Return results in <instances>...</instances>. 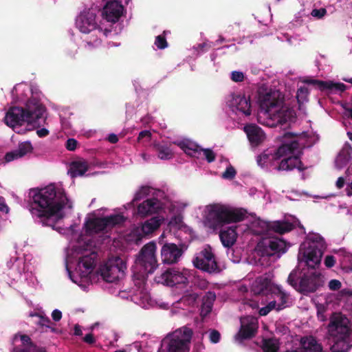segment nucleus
Here are the masks:
<instances>
[{
  "label": "nucleus",
  "mask_w": 352,
  "mask_h": 352,
  "mask_svg": "<svg viewBox=\"0 0 352 352\" xmlns=\"http://www.w3.org/2000/svg\"><path fill=\"white\" fill-rule=\"evenodd\" d=\"M125 219L120 214H111L103 218L88 219L84 225L87 234L91 235L104 231L108 227H113L123 223Z\"/></svg>",
  "instance_id": "11"
},
{
  "label": "nucleus",
  "mask_w": 352,
  "mask_h": 352,
  "mask_svg": "<svg viewBox=\"0 0 352 352\" xmlns=\"http://www.w3.org/2000/svg\"><path fill=\"white\" fill-rule=\"evenodd\" d=\"M208 208L206 223L212 230H217L226 223L240 222L245 217L246 212L242 209H230L218 204L210 205Z\"/></svg>",
  "instance_id": "5"
},
{
  "label": "nucleus",
  "mask_w": 352,
  "mask_h": 352,
  "mask_svg": "<svg viewBox=\"0 0 352 352\" xmlns=\"http://www.w3.org/2000/svg\"><path fill=\"white\" fill-rule=\"evenodd\" d=\"M33 150L32 144L30 142H23L19 144L16 149L8 152L5 155V160L7 162H10L16 159L21 158Z\"/></svg>",
  "instance_id": "24"
},
{
  "label": "nucleus",
  "mask_w": 352,
  "mask_h": 352,
  "mask_svg": "<svg viewBox=\"0 0 352 352\" xmlns=\"http://www.w3.org/2000/svg\"><path fill=\"white\" fill-rule=\"evenodd\" d=\"M231 105L245 116L251 115L252 111L250 96H245L241 94L235 95L232 98Z\"/></svg>",
  "instance_id": "23"
},
{
  "label": "nucleus",
  "mask_w": 352,
  "mask_h": 352,
  "mask_svg": "<svg viewBox=\"0 0 352 352\" xmlns=\"http://www.w3.org/2000/svg\"><path fill=\"white\" fill-rule=\"evenodd\" d=\"M159 243L162 245L160 256L164 264L171 265L179 261L184 253L182 247L173 243H163L160 241Z\"/></svg>",
  "instance_id": "17"
},
{
  "label": "nucleus",
  "mask_w": 352,
  "mask_h": 352,
  "mask_svg": "<svg viewBox=\"0 0 352 352\" xmlns=\"http://www.w3.org/2000/svg\"><path fill=\"white\" fill-rule=\"evenodd\" d=\"M236 174V170L232 166L226 168L225 172L223 173V178L228 179H232Z\"/></svg>",
  "instance_id": "45"
},
{
  "label": "nucleus",
  "mask_w": 352,
  "mask_h": 352,
  "mask_svg": "<svg viewBox=\"0 0 352 352\" xmlns=\"http://www.w3.org/2000/svg\"><path fill=\"white\" fill-rule=\"evenodd\" d=\"M342 287V283L340 280L332 279L329 283V288L331 291H338Z\"/></svg>",
  "instance_id": "49"
},
{
  "label": "nucleus",
  "mask_w": 352,
  "mask_h": 352,
  "mask_svg": "<svg viewBox=\"0 0 352 352\" xmlns=\"http://www.w3.org/2000/svg\"><path fill=\"white\" fill-rule=\"evenodd\" d=\"M0 211L8 213L9 211L8 206L5 203V199L0 197Z\"/></svg>",
  "instance_id": "57"
},
{
  "label": "nucleus",
  "mask_w": 352,
  "mask_h": 352,
  "mask_svg": "<svg viewBox=\"0 0 352 352\" xmlns=\"http://www.w3.org/2000/svg\"><path fill=\"white\" fill-rule=\"evenodd\" d=\"M199 298V294L195 292H190L183 296L182 301L190 306H193Z\"/></svg>",
  "instance_id": "41"
},
{
  "label": "nucleus",
  "mask_w": 352,
  "mask_h": 352,
  "mask_svg": "<svg viewBox=\"0 0 352 352\" xmlns=\"http://www.w3.org/2000/svg\"><path fill=\"white\" fill-rule=\"evenodd\" d=\"M18 337L20 338L22 345L24 348H27L30 351L46 352L45 349L43 347H38L35 344L32 342L29 336L25 334L16 333L14 335V340H16Z\"/></svg>",
  "instance_id": "33"
},
{
  "label": "nucleus",
  "mask_w": 352,
  "mask_h": 352,
  "mask_svg": "<svg viewBox=\"0 0 352 352\" xmlns=\"http://www.w3.org/2000/svg\"><path fill=\"white\" fill-rule=\"evenodd\" d=\"M209 338L212 343L216 344L220 341L221 334L217 330L212 329L210 332Z\"/></svg>",
  "instance_id": "46"
},
{
  "label": "nucleus",
  "mask_w": 352,
  "mask_h": 352,
  "mask_svg": "<svg viewBox=\"0 0 352 352\" xmlns=\"http://www.w3.org/2000/svg\"><path fill=\"white\" fill-rule=\"evenodd\" d=\"M160 225V219L157 217L151 218L142 224L141 229H136L132 232L131 236L133 240L135 243H139L142 241L143 237L158 229Z\"/></svg>",
  "instance_id": "21"
},
{
  "label": "nucleus",
  "mask_w": 352,
  "mask_h": 352,
  "mask_svg": "<svg viewBox=\"0 0 352 352\" xmlns=\"http://www.w3.org/2000/svg\"><path fill=\"white\" fill-rule=\"evenodd\" d=\"M271 226L272 221H266L258 220L255 223V227L258 228L256 230L255 234L258 235H271Z\"/></svg>",
  "instance_id": "40"
},
{
  "label": "nucleus",
  "mask_w": 352,
  "mask_h": 352,
  "mask_svg": "<svg viewBox=\"0 0 352 352\" xmlns=\"http://www.w3.org/2000/svg\"><path fill=\"white\" fill-rule=\"evenodd\" d=\"M270 159V155L266 153H263L257 157V163L261 166H264L267 163V160Z\"/></svg>",
  "instance_id": "52"
},
{
  "label": "nucleus",
  "mask_w": 352,
  "mask_h": 352,
  "mask_svg": "<svg viewBox=\"0 0 352 352\" xmlns=\"http://www.w3.org/2000/svg\"><path fill=\"white\" fill-rule=\"evenodd\" d=\"M74 334L75 336H80L82 335V331L81 330V328H80V325H78V324H76L74 326Z\"/></svg>",
  "instance_id": "63"
},
{
  "label": "nucleus",
  "mask_w": 352,
  "mask_h": 352,
  "mask_svg": "<svg viewBox=\"0 0 352 352\" xmlns=\"http://www.w3.org/2000/svg\"><path fill=\"white\" fill-rule=\"evenodd\" d=\"M96 253L93 252L90 254L82 256L79 258L78 267L85 268V271L83 273L88 274L93 270L96 265Z\"/></svg>",
  "instance_id": "31"
},
{
  "label": "nucleus",
  "mask_w": 352,
  "mask_h": 352,
  "mask_svg": "<svg viewBox=\"0 0 352 352\" xmlns=\"http://www.w3.org/2000/svg\"><path fill=\"white\" fill-rule=\"evenodd\" d=\"M188 271L183 270L179 271L175 268H168L160 275L155 276L157 283L173 286L177 284H187L188 283Z\"/></svg>",
  "instance_id": "15"
},
{
  "label": "nucleus",
  "mask_w": 352,
  "mask_h": 352,
  "mask_svg": "<svg viewBox=\"0 0 352 352\" xmlns=\"http://www.w3.org/2000/svg\"><path fill=\"white\" fill-rule=\"evenodd\" d=\"M89 169V164L86 160H76L70 164L69 173L72 177L82 176Z\"/></svg>",
  "instance_id": "29"
},
{
  "label": "nucleus",
  "mask_w": 352,
  "mask_h": 352,
  "mask_svg": "<svg viewBox=\"0 0 352 352\" xmlns=\"http://www.w3.org/2000/svg\"><path fill=\"white\" fill-rule=\"evenodd\" d=\"M52 317L55 322H58L62 318V312L58 309H54L52 313Z\"/></svg>",
  "instance_id": "56"
},
{
  "label": "nucleus",
  "mask_w": 352,
  "mask_h": 352,
  "mask_svg": "<svg viewBox=\"0 0 352 352\" xmlns=\"http://www.w3.org/2000/svg\"><path fill=\"white\" fill-rule=\"evenodd\" d=\"M346 320V318L336 317L329 324V330L333 336L330 347L331 352H348L352 347V331Z\"/></svg>",
  "instance_id": "7"
},
{
  "label": "nucleus",
  "mask_w": 352,
  "mask_h": 352,
  "mask_svg": "<svg viewBox=\"0 0 352 352\" xmlns=\"http://www.w3.org/2000/svg\"><path fill=\"white\" fill-rule=\"evenodd\" d=\"M307 85H311L317 87L320 91H327L329 93L333 91L343 92L346 89V85L342 82H333V81H323L316 79L306 78L302 81Z\"/></svg>",
  "instance_id": "22"
},
{
  "label": "nucleus",
  "mask_w": 352,
  "mask_h": 352,
  "mask_svg": "<svg viewBox=\"0 0 352 352\" xmlns=\"http://www.w3.org/2000/svg\"><path fill=\"white\" fill-rule=\"evenodd\" d=\"M263 352H279L280 342L276 338H264L262 340Z\"/></svg>",
  "instance_id": "36"
},
{
  "label": "nucleus",
  "mask_w": 352,
  "mask_h": 352,
  "mask_svg": "<svg viewBox=\"0 0 352 352\" xmlns=\"http://www.w3.org/2000/svg\"><path fill=\"white\" fill-rule=\"evenodd\" d=\"M49 131L45 128H42L36 131V134L39 138H44L49 135Z\"/></svg>",
  "instance_id": "58"
},
{
  "label": "nucleus",
  "mask_w": 352,
  "mask_h": 352,
  "mask_svg": "<svg viewBox=\"0 0 352 352\" xmlns=\"http://www.w3.org/2000/svg\"><path fill=\"white\" fill-rule=\"evenodd\" d=\"M156 243L151 241L145 244L135 257V266L133 278L140 281L146 279L149 274L154 272L157 267V260L155 255Z\"/></svg>",
  "instance_id": "6"
},
{
  "label": "nucleus",
  "mask_w": 352,
  "mask_h": 352,
  "mask_svg": "<svg viewBox=\"0 0 352 352\" xmlns=\"http://www.w3.org/2000/svg\"><path fill=\"white\" fill-rule=\"evenodd\" d=\"M219 238L224 247H232L235 243L237 238L236 227H229L225 230H221Z\"/></svg>",
  "instance_id": "27"
},
{
  "label": "nucleus",
  "mask_w": 352,
  "mask_h": 352,
  "mask_svg": "<svg viewBox=\"0 0 352 352\" xmlns=\"http://www.w3.org/2000/svg\"><path fill=\"white\" fill-rule=\"evenodd\" d=\"M78 145V141L74 138H69L66 143L65 147L69 151H75Z\"/></svg>",
  "instance_id": "48"
},
{
  "label": "nucleus",
  "mask_w": 352,
  "mask_h": 352,
  "mask_svg": "<svg viewBox=\"0 0 352 352\" xmlns=\"http://www.w3.org/2000/svg\"><path fill=\"white\" fill-rule=\"evenodd\" d=\"M96 14L94 12L88 10H83L76 19V28L84 34H88L98 28L96 20Z\"/></svg>",
  "instance_id": "19"
},
{
  "label": "nucleus",
  "mask_w": 352,
  "mask_h": 352,
  "mask_svg": "<svg viewBox=\"0 0 352 352\" xmlns=\"http://www.w3.org/2000/svg\"><path fill=\"white\" fill-rule=\"evenodd\" d=\"M156 199H148L138 206V213L141 216H146L156 211Z\"/></svg>",
  "instance_id": "32"
},
{
  "label": "nucleus",
  "mask_w": 352,
  "mask_h": 352,
  "mask_svg": "<svg viewBox=\"0 0 352 352\" xmlns=\"http://www.w3.org/2000/svg\"><path fill=\"white\" fill-rule=\"evenodd\" d=\"M318 238L320 239L319 241L313 240L309 242L302 252L307 265L312 270L320 263L323 254V240L320 236H317L316 239Z\"/></svg>",
  "instance_id": "14"
},
{
  "label": "nucleus",
  "mask_w": 352,
  "mask_h": 352,
  "mask_svg": "<svg viewBox=\"0 0 352 352\" xmlns=\"http://www.w3.org/2000/svg\"><path fill=\"white\" fill-rule=\"evenodd\" d=\"M231 79L234 82H242L244 79V75L241 72L234 71L232 72Z\"/></svg>",
  "instance_id": "50"
},
{
  "label": "nucleus",
  "mask_w": 352,
  "mask_h": 352,
  "mask_svg": "<svg viewBox=\"0 0 352 352\" xmlns=\"http://www.w3.org/2000/svg\"><path fill=\"white\" fill-rule=\"evenodd\" d=\"M294 228V224L288 221H272L271 234L274 233L284 234L293 230Z\"/></svg>",
  "instance_id": "30"
},
{
  "label": "nucleus",
  "mask_w": 352,
  "mask_h": 352,
  "mask_svg": "<svg viewBox=\"0 0 352 352\" xmlns=\"http://www.w3.org/2000/svg\"><path fill=\"white\" fill-rule=\"evenodd\" d=\"M309 89L305 87H301L298 89L297 98L299 97H307L309 95Z\"/></svg>",
  "instance_id": "54"
},
{
  "label": "nucleus",
  "mask_w": 352,
  "mask_h": 352,
  "mask_svg": "<svg viewBox=\"0 0 352 352\" xmlns=\"http://www.w3.org/2000/svg\"><path fill=\"white\" fill-rule=\"evenodd\" d=\"M45 106L36 98H30L25 103V107H12L6 113L4 122L6 125L14 128L21 126L25 122L40 126L45 122L43 115Z\"/></svg>",
  "instance_id": "4"
},
{
  "label": "nucleus",
  "mask_w": 352,
  "mask_h": 352,
  "mask_svg": "<svg viewBox=\"0 0 352 352\" xmlns=\"http://www.w3.org/2000/svg\"><path fill=\"white\" fill-rule=\"evenodd\" d=\"M151 138V133L148 130L142 131L138 137V142H141L144 139L149 142Z\"/></svg>",
  "instance_id": "47"
},
{
  "label": "nucleus",
  "mask_w": 352,
  "mask_h": 352,
  "mask_svg": "<svg viewBox=\"0 0 352 352\" xmlns=\"http://www.w3.org/2000/svg\"><path fill=\"white\" fill-rule=\"evenodd\" d=\"M31 316H35L39 318V320L37 322V324H39L40 326L46 327L48 328L50 327V325L52 323V322L48 317L42 316L39 314H31Z\"/></svg>",
  "instance_id": "44"
},
{
  "label": "nucleus",
  "mask_w": 352,
  "mask_h": 352,
  "mask_svg": "<svg viewBox=\"0 0 352 352\" xmlns=\"http://www.w3.org/2000/svg\"><path fill=\"white\" fill-rule=\"evenodd\" d=\"M166 31H164L163 34H160L156 36L155 41V45L158 49L164 50L168 47V43L165 37Z\"/></svg>",
  "instance_id": "43"
},
{
  "label": "nucleus",
  "mask_w": 352,
  "mask_h": 352,
  "mask_svg": "<svg viewBox=\"0 0 352 352\" xmlns=\"http://www.w3.org/2000/svg\"><path fill=\"white\" fill-rule=\"evenodd\" d=\"M274 300H277V311H280L288 307L289 295L277 287L276 292H274Z\"/></svg>",
  "instance_id": "34"
},
{
  "label": "nucleus",
  "mask_w": 352,
  "mask_h": 352,
  "mask_svg": "<svg viewBox=\"0 0 352 352\" xmlns=\"http://www.w3.org/2000/svg\"><path fill=\"white\" fill-rule=\"evenodd\" d=\"M324 263L327 267H332L336 263V258L333 255H327L324 258Z\"/></svg>",
  "instance_id": "53"
},
{
  "label": "nucleus",
  "mask_w": 352,
  "mask_h": 352,
  "mask_svg": "<svg viewBox=\"0 0 352 352\" xmlns=\"http://www.w3.org/2000/svg\"><path fill=\"white\" fill-rule=\"evenodd\" d=\"M12 352H38V351H30L27 348H21L15 346L12 349Z\"/></svg>",
  "instance_id": "64"
},
{
  "label": "nucleus",
  "mask_w": 352,
  "mask_h": 352,
  "mask_svg": "<svg viewBox=\"0 0 352 352\" xmlns=\"http://www.w3.org/2000/svg\"><path fill=\"white\" fill-rule=\"evenodd\" d=\"M83 341L89 344H93L96 342V339L92 333H88L83 338Z\"/></svg>",
  "instance_id": "55"
},
{
  "label": "nucleus",
  "mask_w": 352,
  "mask_h": 352,
  "mask_svg": "<svg viewBox=\"0 0 352 352\" xmlns=\"http://www.w3.org/2000/svg\"><path fill=\"white\" fill-rule=\"evenodd\" d=\"M194 266L209 274L219 273L221 270L210 247L204 248L193 258Z\"/></svg>",
  "instance_id": "13"
},
{
  "label": "nucleus",
  "mask_w": 352,
  "mask_h": 352,
  "mask_svg": "<svg viewBox=\"0 0 352 352\" xmlns=\"http://www.w3.org/2000/svg\"><path fill=\"white\" fill-rule=\"evenodd\" d=\"M124 6L118 0H110L103 7L102 14L108 22H117L123 14Z\"/></svg>",
  "instance_id": "20"
},
{
  "label": "nucleus",
  "mask_w": 352,
  "mask_h": 352,
  "mask_svg": "<svg viewBox=\"0 0 352 352\" xmlns=\"http://www.w3.org/2000/svg\"><path fill=\"white\" fill-rule=\"evenodd\" d=\"M270 312V310L269 309V307H267V305L261 308L258 311L259 315L263 316H267Z\"/></svg>",
  "instance_id": "62"
},
{
  "label": "nucleus",
  "mask_w": 352,
  "mask_h": 352,
  "mask_svg": "<svg viewBox=\"0 0 352 352\" xmlns=\"http://www.w3.org/2000/svg\"><path fill=\"white\" fill-rule=\"evenodd\" d=\"M327 14V10L325 8H320V9H314L311 11V14L316 17L318 19L322 18Z\"/></svg>",
  "instance_id": "51"
},
{
  "label": "nucleus",
  "mask_w": 352,
  "mask_h": 352,
  "mask_svg": "<svg viewBox=\"0 0 352 352\" xmlns=\"http://www.w3.org/2000/svg\"><path fill=\"white\" fill-rule=\"evenodd\" d=\"M108 141L110 143L116 144L118 142V138L116 134L111 133L108 136Z\"/></svg>",
  "instance_id": "61"
},
{
  "label": "nucleus",
  "mask_w": 352,
  "mask_h": 352,
  "mask_svg": "<svg viewBox=\"0 0 352 352\" xmlns=\"http://www.w3.org/2000/svg\"><path fill=\"white\" fill-rule=\"evenodd\" d=\"M300 344L303 352H322L321 344L312 336L302 337Z\"/></svg>",
  "instance_id": "25"
},
{
  "label": "nucleus",
  "mask_w": 352,
  "mask_h": 352,
  "mask_svg": "<svg viewBox=\"0 0 352 352\" xmlns=\"http://www.w3.org/2000/svg\"><path fill=\"white\" fill-rule=\"evenodd\" d=\"M150 192V188L147 186H142L140 189L135 194V196L132 200V204L140 201L148 195Z\"/></svg>",
  "instance_id": "42"
},
{
  "label": "nucleus",
  "mask_w": 352,
  "mask_h": 352,
  "mask_svg": "<svg viewBox=\"0 0 352 352\" xmlns=\"http://www.w3.org/2000/svg\"><path fill=\"white\" fill-rule=\"evenodd\" d=\"M244 131L246 133L249 141L251 144L258 145L263 140V131L260 127L256 124H249L244 127Z\"/></svg>",
  "instance_id": "26"
},
{
  "label": "nucleus",
  "mask_w": 352,
  "mask_h": 352,
  "mask_svg": "<svg viewBox=\"0 0 352 352\" xmlns=\"http://www.w3.org/2000/svg\"><path fill=\"white\" fill-rule=\"evenodd\" d=\"M351 158L352 148L349 143H346L339 153L336 159V162L341 166H345Z\"/></svg>",
  "instance_id": "35"
},
{
  "label": "nucleus",
  "mask_w": 352,
  "mask_h": 352,
  "mask_svg": "<svg viewBox=\"0 0 352 352\" xmlns=\"http://www.w3.org/2000/svg\"><path fill=\"white\" fill-rule=\"evenodd\" d=\"M72 208L63 189L50 184L36 191L32 196L30 210L32 214L41 219L45 226L54 227L52 219L65 207Z\"/></svg>",
  "instance_id": "1"
},
{
  "label": "nucleus",
  "mask_w": 352,
  "mask_h": 352,
  "mask_svg": "<svg viewBox=\"0 0 352 352\" xmlns=\"http://www.w3.org/2000/svg\"><path fill=\"white\" fill-rule=\"evenodd\" d=\"M344 183H345L344 179L342 177H338V179L336 182V187L338 189H341L342 188L344 187Z\"/></svg>",
  "instance_id": "60"
},
{
  "label": "nucleus",
  "mask_w": 352,
  "mask_h": 352,
  "mask_svg": "<svg viewBox=\"0 0 352 352\" xmlns=\"http://www.w3.org/2000/svg\"><path fill=\"white\" fill-rule=\"evenodd\" d=\"M186 155L199 158L203 155L208 163L213 162L216 159V154L210 148H202L192 142H175Z\"/></svg>",
  "instance_id": "16"
},
{
  "label": "nucleus",
  "mask_w": 352,
  "mask_h": 352,
  "mask_svg": "<svg viewBox=\"0 0 352 352\" xmlns=\"http://www.w3.org/2000/svg\"><path fill=\"white\" fill-rule=\"evenodd\" d=\"M215 300L216 294L213 292H208L203 297L200 309V316L202 318L206 317L212 311Z\"/></svg>",
  "instance_id": "28"
},
{
  "label": "nucleus",
  "mask_w": 352,
  "mask_h": 352,
  "mask_svg": "<svg viewBox=\"0 0 352 352\" xmlns=\"http://www.w3.org/2000/svg\"><path fill=\"white\" fill-rule=\"evenodd\" d=\"M125 269V263L120 258L116 257L114 259L109 260L101 265L98 273L106 282L113 283L123 276Z\"/></svg>",
  "instance_id": "12"
},
{
  "label": "nucleus",
  "mask_w": 352,
  "mask_h": 352,
  "mask_svg": "<svg viewBox=\"0 0 352 352\" xmlns=\"http://www.w3.org/2000/svg\"><path fill=\"white\" fill-rule=\"evenodd\" d=\"M302 135H297L292 133H285L283 137V143L277 148L272 159H278L285 156L279 163L277 167L278 170L291 171L297 168L299 171L307 169L304 166L300 157L305 147V144L301 142Z\"/></svg>",
  "instance_id": "3"
},
{
  "label": "nucleus",
  "mask_w": 352,
  "mask_h": 352,
  "mask_svg": "<svg viewBox=\"0 0 352 352\" xmlns=\"http://www.w3.org/2000/svg\"><path fill=\"white\" fill-rule=\"evenodd\" d=\"M269 281L267 278L257 279L253 285V292L256 295H266L267 294Z\"/></svg>",
  "instance_id": "39"
},
{
  "label": "nucleus",
  "mask_w": 352,
  "mask_h": 352,
  "mask_svg": "<svg viewBox=\"0 0 352 352\" xmlns=\"http://www.w3.org/2000/svg\"><path fill=\"white\" fill-rule=\"evenodd\" d=\"M154 148L161 160H170L173 157V152L166 144H155Z\"/></svg>",
  "instance_id": "38"
},
{
  "label": "nucleus",
  "mask_w": 352,
  "mask_h": 352,
  "mask_svg": "<svg viewBox=\"0 0 352 352\" xmlns=\"http://www.w3.org/2000/svg\"><path fill=\"white\" fill-rule=\"evenodd\" d=\"M287 282L296 290L305 295L315 292L324 284L320 273L307 271L302 274L297 270L291 272L287 278Z\"/></svg>",
  "instance_id": "8"
},
{
  "label": "nucleus",
  "mask_w": 352,
  "mask_h": 352,
  "mask_svg": "<svg viewBox=\"0 0 352 352\" xmlns=\"http://www.w3.org/2000/svg\"><path fill=\"white\" fill-rule=\"evenodd\" d=\"M339 256L342 269L346 272H352V254L344 250H340Z\"/></svg>",
  "instance_id": "37"
},
{
  "label": "nucleus",
  "mask_w": 352,
  "mask_h": 352,
  "mask_svg": "<svg viewBox=\"0 0 352 352\" xmlns=\"http://www.w3.org/2000/svg\"><path fill=\"white\" fill-rule=\"evenodd\" d=\"M256 250L262 257H271L276 254H282L287 252V243L278 237H263L257 243Z\"/></svg>",
  "instance_id": "10"
},
{
  "label": "nucleus",
  "mask_w": 352,
  "mask_h": 352,
  "mask_svg": "<svg viewBox=\"0 0 352 352\" xmlns=\"http://www.w3.org/2000/svg\"><path fill=\"white\" fill-rule=\"evenodd\" d=\"M258 122L265 126L273 128L283 125L291 120L293 111L287 108L276 109L282 103L279 94L269 92L260 95Z\"/></svg>",
  "instance_id": "2"
},
{
  "label": "nucleus",
  "mask_w": 352,
  "mask_h": 352,
  "mask_svg": "<svg viewBox=\"0 0 352 352\" xmlns=\"http://www.w3.org/2000/svg\"><path fill=\"white\" fill-rule=\"evenodd\" d=\"M267 307H269V309L270 310V311L273 309H275L277 311V307H278L277 300H274L270 302L267 305Z\"/></svg>",
  "instance_id": "59"
},
{
  "label": "nucleus",
  "mask_w": 352,
  "mask_h": 352,
  "mask_svg": "<svg viewBox=\"0 0 352 352\" xmlns=\"http://www.w3.org/2000/svg\"><path fill=\"white\" fill-rule=\"evenodd\" d=\"M258 328V321L256 318L248 316L241 320V327L235 336V339L239 342L251 339L254 337Z\"/></svg>",
  "instance_id": "18"
},
{
  "label": "nucleus",
  "mask_w": 352,
  "mask_h": 352,
  "mask_svg": "<svg viewBox=\"0 0 352 352\" xmlns=\"http://www.w3.org/2000/svg\"><path fill=\"white\" fill-rule=\"evenodd\" d=\"M192 336L190 328L179 329L163 339L157 352H189Z\"/></svg>",
  "instance_id": "9"
}]
</instances>
